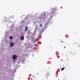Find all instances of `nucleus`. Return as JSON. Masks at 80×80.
I'll use <instances>...</instances> for the list:
<instances>
[{"label": "nucleus", "mask_w": 80, "mask_h": 80, "mask_svg": "<svg viewBox=\"0 0 80 80\" xmlns=\"http://www.w3.org/2000/svg\"><path fill=\"white\" fill-rule=\"evenodd\" d=\"M17 56L16 55H14L12 57V58L13 60H15L17 58Z\"/></svg>", "instance_id": "nucleus-1"}, {"label": "nucleus", "mask_w": 80, "mask_h": 80, "mask_svg": "<svg viewBox=\"0 0 80 80\" xmlns=\"http://www.w3.org/2000/svg\"><path fill=\"white\" fill-rule=\"evenodd\" d=\"M14 45V44L13 43V42H12L10 43V47H13Z\"/></svg>", "instance_id": "nucleus-2"}, {"label": "nucleus", "mask_w": 80, "mask_h": 80, "mask_svg": "<svg viewBox=\"0 0 80 80\" xmlns=\"http://www.w3.org/2000/svg\"><path fill=\"white\" fill-rule=\"evenodd\" d=\"M21 40H24V37H23V36H21Z\"/></svg>", "instance_id": "nucleus-3"}, {"label": "nucleus", "mask_w": 80, "mask_h": 80, "mask_svg": "<svg viewBox=\"0 0 80 80\" xmlns=\"http://www.w3.org/2000/svg\"><path fill=\"white\" fill-rule=\"evenodd\" d=\"M9 38L10 40H12V39H13V37L12 36H11L9 37Z\"/></svg>", "instance_id": "nucleus-4"}, {"label": "nucleus", "mask_w": 80, "mask_h": 80, "mask_svg": "<svg viewBox=\"0 0 80 80\" xmlns=\"http://www.w3.org/2000/svg\"><path fill=\"white\" fill-rule=\"evenodd\" d=\"M28 28V27L27 26L26 27L25 30V32H27V29Z\"/></svg>", "instance_id": "nucleus-5"}, {"label": "nucleus", "mask_w": 80, "mask_h": 80, "mask_svg": "<svg viewBox=\"0 0 80 80\" xmlns=\"http://www.w3.org/2000/svg\"><path fill=\"white\" fill-rule=\"evenodd\" d=\"M64 68H62L61 69V71H63L64 70Z\"/></svg>", "instance_id": "nucleus-6"}, {"label": "nucleus", "mask_w": 80, "mask_h": 80, "mask_svg": "<svg viewBox=\"0 0 80 80\" xmlns=\"http://www.w3.org/2000/svg\"><path fill=\"white\" fill-rule=\"evenodd\" d=\"M39 26H40V27H42V24H40Z\"/></svg>", "instance_id": "nucleus-7"}, {"label": "nucleus", "mask_w": 80, "mask_h": 80, "mask_svg": "<svg viewBox=\"0 0 80 80\" xmlns=\"http://www.w3.org/2000/svg\"><path fill=\"white\" fill-rule=\"evenodd\" d=\"M13 62H15V60H13Z\"/></svg>", "instance_id": "nucleus-8"}, {"label": "nucleus", "mask_w": 80, "mask_h": 80, "mask_svg": "<svg viewBox=\"0 0 80 80\" xmlns=\"http://www.w3.org/2000/svg\"><path fill=\"white\" fill-rule=\"evenodd\" d=\"M64 48H65V46L64 47Z\"/></svg>", "instance_id": "nucleus-9"}]
</instances>
